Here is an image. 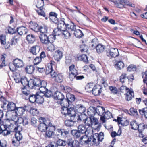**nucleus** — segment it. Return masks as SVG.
<instances>
[{
	"mask_svg": "<svg viewBox=\"0 0 147 147\" xmlns=\"http://www.w3.org/2000/svg\"><path fill=\"white\" fill-rule=\"evenodd\" d=\"M84 114L80 115L78 118V121H84V124L85 126L87 128V129L90 130L92 129V126L93 125H97L98 124V119L94 117H89L83 119V117H85Z\"/></svg>",
	"mask_w": 147,
	"mask_h": 147,
	"instance_id": "f257e3e1",
	"label": "nucleus"
},
{
	"mask_svg": "<svg viewBox=\"0 0 147 147\" xmlns=\"http://www.w3.org/2000/svg\"><path fill=\"white\" fill-rule=\"evenodd\" d=\"M61 106H63L61 110V113L65 116H68L74 118L76 116V113L74 110L73 109V107H71L70 108H68L65 106L66 104L64 103V102L60 103Z\"/></svg>",
	"mask_w": 147,
	"mask_h": 147,
	"instance_id": "f03ea898",
	"label": "nucleus"
},
{
	"mask_svg": "<svg viewBox=\"0 0 147 147\" xmlns=\"http://www.w3.org/2000/svg\"><path fill=\"white\" fill-rule=\"evenodd\" d=\"M42 81L39 78H34L29 80L30 88L31 89H38L42 84Z\"/></svg>",
	"mask_w": 147,
	"mask_h": 147,
	"instance_id": "7ed1b4c3",
	"label": "nucleus"
},
{
	"mask_svg": "<svg viewBox=\"0 0 147 147\" xmlns=\"http://www.w3.org/2000/svg\"><path fill=\"white\" fill-rule=\"evenodd\" d=\"M22 93L24 96H26L25 99L26 100L29 99L30 102L31 103L36 102V94L35 95H30V91L27 90L26 89H23Z\"/></svg>",
	"mask_w": 147,
	"mask_h": 147,
	"instance_id": "20e7f679",
	"label": "nucleus"
},
{
	"mask_svg": "<svg viewBox=\"0 0 147 147\" xmlns=\"http://www.w3.org/2000/svg\"><path fill=\"white\" fill-rule=\"evenodd\" d=\"M103 133L100 132L99 134L96 133L93 134L92 136V144L98 145L99 141H102L104 139Z\"/></svg>",
	"mask_w": 147,
	"mask_h": 147,
	"instance_id": "39448f33",
	"label": "nucleus"
},
{
	"mask_svg": "<svg viewBox=\"0 0 147 147\" xmlns=\"http://www.w3.org/2000/svg\"><path fill=\"white\" fill-rule=\"evenodd\" d=\"M14 65V68L12 69L10 67V70L12 71H14L16 70V68H20L24 66L23 61L18 58L15 59L13 60L12 63Z\"/></svg>",
	"mask_w": 147,
	"mask_h": 147,
	"instance_id": "423d86ee",
	"label": "nucleus"
},
{
	"mask_svg": "<svg viewBox=\"0 0 147 147\" xmlns=\"http://www.w3.org/2000/svg\"><path fill=\"white\" fill-rule=\"evenodd\" d=\"M55 130V127L53 126L51 123L50 125H49V126H48V129L47 130V131L46 133L45 136L47 137V138H50L54 137L55 135L54 131Z\"/></svg>",
	"mask_w": 147,
	"mask_h": 147,
	"instance_id": "0eeeda50",
	"label": "nucleus"
},
{
	"mask_svg": "<svg viewBox=\"0 0 147 147\" xmlns=\"http://www.w3.org/2000/svg\"><path fill=\"white\" fill-rule=\"evenodd\" d=\"M69 77L70 80L72 81L75 78H76V76L77 74V71L75 68V65H72L69 67Z\"/></svg>",
	"mask_w": 147,
	"mask_h": 147,
	"instance_id": "6e6552de",
	"label": "nucleus"
},
{
	"mask_svg": "<svg viewBox=\"0 0 147 147\" xmlns=\"http://www.w3.org/2000/svg\"><path fill=\"white\" fill-rule=\"evenodd\" d=\"M51 123L49 121H44L43 123H40L38 127L39 130L41 132H45L47 130L48 127Z\"/></svg>",
	"mask_w": 147,
	"mask_h": 147,
	"instance_id": "1a4fd4ad",
	"label": "nucleus"
},
{
	"mask_svg": "<svg viewBox=\"0 0 147 147\" xmlns=\"http://www.w3.org/2000/svg\"><path fill=\"white\" fill-rule=\"evenodd\" d=\"M107 56L110 58L115 57L119 55L118 50L117 49L111 48L107 53Z\"/></svg>",
	"mask_w": 147,
	"mask_h": 147,
	"instance_id": "9d476101",
	"label": "nucleus"
},
{
	"mask_svg": "<svg viewBox=\"0 0 147 147\" xmlns=\"http://www.w3.org/2000/svg\"><path fill=\"white\" fill-rule=\"evenodd\" d=\"M73 110H76V112L80 113H82L84 112L86 109L84 105L82 104H78L73 108Z\"/></svg>",
	"mask_w": 147,
	"mask_h": 147,
	"instance_id": "9b49d317",
	"label": "nucleus"
},
{
	"mask_svg": "<svg viewBox=\"0 0 147 147\" xmlns=\"http://www.w3.org/2000/svg\"><path fill=\"white\" fill-rule=\"evenodd\" d=\"M53 62H54L53 61H51V63L47 67L45 72L46 75L50 74L51 77L52 76V75L55 72L53 68Z\"/></svg>",
	"mask_w": 147,
	"mask_h": 147,
	"instance_id": "f8f14e48",
	"label": "nucleus"
},
{
	"mask_svg": "<svg viewBox=\"0 0 147 147\" xmlns=\"http://www.w3.org/2000/svg\"><path fill=\"white\" fill-rule=\"evenodd\" d=\"M66 100H65L64 103L66 104V106H69L73 102L75 99L74 95L71 94L70 93H68L66 94Z\"/></svg>",
	"mask_w": 147,
	"mask_h": 147,
	"instance_id": "ddd939ff",
	"label": "nucleus"
},
{
	"mask_svg": "<svg viewBox=\"0 0 147 147\" xmlns=\"http://www.w3.org/2000/svg\"><path fill=\"white\" fill-rule=\"evenodd\" d=\"M51 77L53 78H54L55 80L57 82H61L63 80V76L61 74H57L56 72L53 74H52Z\"/></svg>",
	"mask_w": 147,
	"mask_h": 147,
	"instance_id": "4468645a",
	"label": "nucleus"
},
{
	"mask_svg": "<svg viewBox=\"0 0 147 147\" xmlns=\"http://www.w3.org/2000/svg\"><path fill=\"white\" fill-rule=\"evenodd\" d=\"M5 121L4 122L3 125L5 126V128H3L2 129L3 132H2L4 135H7L9 134V125L7 124V123L9 122V119H7L6 120H5Z\"/></svg>",
	"mask_w": 147,
	"mask_h": 147,
	"instance_id": "2eb2a0df",
	"label": "nucleus"
},
{
	"mask_svg": "<svg viewBox=\"0 0 147 147\" xmlns=\"http://www.w3.org/2000/svg\"><path fill=\"white\" fill-rule=\"evenodd\" d=\"M111 113L108 111H105L103 115L100 117V120L103 123H104L106 121V120H107L112 117Z\"/></svg>",
	"mask_w": 147,
	"mask_h": 147,
	"instance_id": "dca6fc26",
	"label": "nucleus"
},
{
	"mask_svg": "<svg viewBox=\"0 0 147 147\" xmlns=\"http://www.w3.org/2000/svg\"><path fill=\"white\" fill-rule=\"evenodd\" d=\"M12 116L11 117V120H10V127H11L12 125H16V123H17V120L18 117L17 116V115L16 113L15 112L14 113H11L13 114Z\"/></svg>",
	"mask_w": 147,
	"mask_h": 147,
	"instance_id": "f3484780",
	"label": "nucleus"
},
{
	"mask_svg": "<svg viewBox=\"0 0 147 147\" xmlns=\"http://www.w3.org/2000/svg\"><path fill=\"white\" fill-rule=\"evenodd\" d=\"M76 26L72 22L67 24L66 30H68L71 33H73L74 31L76 30Z\"/></svg>",
	"mask_w": 147,
	"mask_h": 147,
	"instance_id": "a211bd4d",
	"label": "nucleus"
},
{
	"mask_svg": "<svg viewBox=\"0 0 147 147\" xmlns=\"http://www.w3.org/2000/svg\"><path fill=\"white\" fill-rule=\"evenodd\" d=\"M20 82L24 86V88H22V92L23 89H25V87H29L30 88L29 80L28 81L26 77H24L21 78Z\"/></svg>",
	"mask_w": 147,
	"mask_h": 147,
	"instance_id": "6ab92c4d",
	"label": "nucleus"
},
{
	"mask_svg": "<svg viewBox=\"0 0 147 147\" xmlns=\"http://www.w3.org/2000/svg\"><path fill=\"white\" fill-rule=\"evenodd\" d=\"M28 31L27 28L24 26H22L17 28V32L20 35L26 34Z\"/></svg>",
	"mask_w": 147,
	"mask_h": 147,
	"instance_id": "aec40b11",
	"label": "nucleus"
},
{
	"mask_svg": "<svg viewBox=\"0 0 147 147\" xmlns=\"http://www.w3.org/2000/svg\"><path fill=\"white\" fill-rule=\"evenodd\" d=\"M54 97L55 99L60 100L61 102H62L65 98L64 95L59 92H55L54 94Z\"/></svg>",
	"mask_w": 147,
	"mask_h": 147,
	"instance_id": "412c9836",
	"label": "nucleus"
},
{
	"mask_svg": "<svg viewBox=\"0 0 147 147\" xmlns=\"http://www.w3.org/2000/svg\"><path fill=\"white\" fill-rule=\"evenodd\" d=\"M63 56L62 52L59 50H57L55 52L53 55L54 59L56 61H58L61 59Z\"/></svg>",
	"mask_w": 147,
	"mask_h": 147,
	"instance_id": "4be33fe9",
	"label": "nucleus"
},
{
	"mask_svg": "<svg viewBox=\"0 0 147 147\" xmlns=\"http://www.w3.org/2000/svg\"><path fill=\"white\" fill-rule=\"evenodd\" d=\"M101 88L98 85L94 86L92 91V94L95 96L99 95L101 93Z\"/></svg>",
	"mask_w": 147,
	"mask_h": 147,
	"instance_id": "5701e85b",
	"label": "nucleus"
},
{
	"mask_svg": "<svg viewBox=\"0 0 147 147\" xmlns=\"http://www.w3.org/2000/svg\"><path fill=\"white\" fill-rule=\"evenodd\" d=\"M92 136L90 138H88L86 136L83 135L80 137V142H84V143L88 144L89 142L91 141H92Z\"/></svg>",
	"mask_w": 147,
	"mask_h": 147,
	"instance_id": "b1692460",
	"label": "nucleus"
},
{
	"mask_svg": "<svg viewBox=\"0 0 147 147\" xmlns=\"http://www.w3.org/2000/svg\"><path fill=\"white\" fill-rule=\"evenodd\" d=\"M125 95L126 96V99L127 101L130 100L134 96V93L132 89H130L129 91L126 92Z\"/></svg>",
	"mask_w": 147,
	"mask_h": 147,
	"instance_id": "393cba45",
	"label": "nucleus"
},
{
	"mask_svg": "<svg viewBox=\"0 0 147 147\" xmlns=\"http://www.w3.org/2000/svg\"><path fill=\"white\" fill-rule=\"evenodd\" d=\"M78 131L80 132L82 134H84V133L86 134L87 132L88 133L89 132L88 131L89 130L87 129V128L83 125H79L78 127Z\"/></svg>",
	"mask_w": 147,
	"mask_h": 147,
	"instance_id": "a878e982",
	"label": "nucleus"
},
{
	"mask_svg": "<svg viewBox=\"0 0 147 147\" xmlns=\"http://www.w3.org/2000/svg\"><path fill=\"white\" fill-rule=\"evenodd\" d=\"M39 38L40 41L42 43L47 44L48 43V36L45 34H40L39 36Z\"/></svg>",
	"mask_w": 147,
	"mask_h": 147,
	"instance_id": "bb28decb",
	"label": "nucleus"
},
{
	"mask_svg": "<svg viewBox=\"0 0 147 147\" xmlns=\"http://www.w3.org/2000/svg\"><path fill=\"white\" fill-rule=\"evenodd\" d=\"M57 27L59 29L62 30H65L66 28L67 24H65L64 21L60 20L57 22Z\"/></svg>",
	"mask_w": 147,
	"mask_h": 147,
	"instance_id": "cd10ccee",
	"label": "nucleus"
},
{
	"mask_svg": "<svg viewBox=\"0 0 147 147\" xmlns=\"http://www.w3.org/2000/svg\"><path fill=\"white\" fill-rule=\"evenodd\" d=\"M35 69H36V66L35 65H28L25 68V70L26 72L30 74H32L34 72Z\"/></svg>",
	"mask_w": 147,
	"mask_h": 147,
	"instance_id": "c85d7f7f",
	"label": "nucleus"
},
{
	"mask_svg": "<svg viewBox=\"0 0 147 147\" xmlns=\"http://www.w3.org/2000/svg\"><path fill=\"white\" fill-rule=\"evenodd\" d=\"M12 71L13 72L12 76L15 82L16 83L20 82L21 78L19 73L16 72V71Z\"/></svg>",
	"mask_w": 147,
	"mask_h": 147,
	"instance_id": "c756f323",
	"label": "nucleus"
},
{
	"mask_svg": "<svg viewBox=\"0 0 147 147\" xmlns=\"http://www.w3.org/2000/svg\"><path fill=\"white\" fill-rule=\"evenodd\" d=\"M105 111V108L103 107L98 106L96 108V112L99 115L102 116L103 115Z\"/></svg>",
	"mask_w": 147,
	"mask_h": 147,
	"instance_id": "7c9ffc66",
	"label": "nucleus"
},
{
	"mask_svg": "<svg viewBox=\"0 0 147 147\" xmlns=\"http://www.w3.org/2000/svg\"><path fill=\"white\" fill-rule=\"evenodd\" d=\"M30 27L31 29L34 31L36 32H39V26L38 24L35 22H31L30 23Z\"/></svg>",
	"mask_w": 147,
	"mask_h": 147,
	"instance_id": "2f4dec72",
	"label": "nucleus"
},
{
	"mask_svg": "<svg viewBox=\"0 0 147 147\" xmlns=\"http://www.w3.org/2000/svg\"><path fill=\"white\" fill-rule=\"evenodd\" d=\"M47 84V82H46L44 80L42 81V84L38 89L41 93L43 94L47 90V89L46 88Z\"/></svg>",
	"mask_w": 147,
	"mask_h": 147,
	"instance_id": "473e14b6",
	"label": "nucleus"
},
{
	"mask_svg": "<svg viewBox=\"0 0 147 147\" xmlns=\"http://www.w3.org/2000/svg\"><path fill=\"white\" fill-rule=\"evenodd\" d=\"M96 112V108L92 107H90L87 111L88 114L90 116V117H94Z\"/></svg>",
	"mask_w": 147,
	"mask_h": 147,
	"instance_id": "72a5a7b5",
	"label": "nucleus"
},
{
	"mask_svg": "<svg viewBox=\"0 0 147 147\" xmlns=\"http://www.w3.org/2000/svg\"><path fill=\"white\" fill-rule=\"evenodd\" d=\"M105 47L104 45L99 44L96 46V49L97 52L98 53L103 52L105 50Z\"/></svg>",
	"mask_w": 147,
	"mask_h": 147,
	"instance_id": "f704fd0d",
	"label": "nucleus"
},
{
	"mask_svg": "<svg viewBox=\"0 0 147 147\" xmlns=\"http://www.w3.org/2000/svg\"><path fill=\"white\" fill-rule=\"evenodd\" d=\"M117 121L119 124H121L123 126H126L129 124V121L125 119H122L120 117H118L117 119Z\"/></svg>",
	"mask_w": 147,
	"mask_h": 147,
	"instance_id": "c9c22d12",
	"label": "nucleus"
},
{
	"mask_svg": "<svg viewBox=\"0 0 147 147\" xmlns=\"http://www.w3.org/2000/svg\"><path fill=\"white\" fill-rule=\"evenodd\" d=\"M73 33L74 34L76 37L78 38H81L84 36L82 31L80 29L76 28V30L74 31Z\"/></svg>",
	"mask_w": 147,
	"mask_h": 147,
	"instance_id": "e433bc0d",
	"label": "nucleus"
},
{
	"mask_svg": "<svg viewBox=\"0 0 147 147\" xmlns=\"http://www.w3.org/2000/svg\"><path fill=\"white\" fill-rule=\"evenodd\" d=\"M71 134L74 137L76 138H79L81 137L82 135H83L78 130H73L71 131Z\"/></svg>",
	"mask_w": 147,
	"mask_h": 147,
	"instance_id": "4c0bfd02",
	"label": "nucleus"
},
{
	"mask_svg": "<svg viewBox=\"0 0 147 147\" xmlns=\"http://www.w3.org/2000/svg\"><path fill=\"white\" fill-rule=\"evenodd\" d=\"M40 47L37 46L32 47L30 49V52L33 55H36L39 52Z\"/></svg>",
	"mask_w": 147,
	"mask_h": 147,
	"instance_id": "58836bf2",
	"label": "nucleus"
},
{
	"mask_svg": "<svg viewBox=\"0 0 147 147\" xmlns=\"http://www.w3.org/2000/svg\"><path fill=\"white\" fill-rule=\"evenodd\" d=\"M25 109L22 107L17 108L14 112L16 113L18 115L20 116L22 115L25 112Z\"/></svg>",
	"mask_w": 147,
	"mask_h": 147,
	"instance_id": "ea45409f",
	"label": "nucleus"
},
{
	"mask_svg": "<svg viewBox=\"0 0 147 147\" xmlns=\"http://www.w3.org/2000/svg\"><path fill=\"white\" fill-rule=\"evenodd\" d=\"M43 95L39 94L38 93L36 94V102L38 104H42L44 101Z\"/></svg>",
	"mask_w": 147,
	"mask_h": 147,
	"instance_id": "a19ab883",
	"label": "nucleus"
},
{
	"mask_svg": "<svg viewBox=\"0 0 147 147\" xmlns=\"http://www.w3.org/2000/svg\"><path fill=\"white\" fill-rule=\"evenodd\" d=\"M48 28L47 26L45 25H43V26H40L39 27V32H40L42 34H45L47 32Z\"/></svg>",
	"mask_w": 147,
	"mask_h": 147,
	"instance_id": "79ce46f5",
	"label": "nucleus"
},
{
	"mask_svg": "<svg viewBox=\"0 0 147 147\" xmlns=\"http://www.w3.org/2000/svg\"><path fill=\"white\" fill-rule=\"evenodd\" d=\"M26 38L30 43H33L35 40V36L32 34L27 35Z\"/></svg>",
	"mask_w": 147,
	"mask_h": 147,
	"instance_id": "37998d69",
	"label": "nucleus"
},
{
	"mask_svg": "<svg viewBox=\"0 0 147 147\" xmlns=\"http://www.w3.org/2000/svg\"><path fill=\"white\" fill-rule=\"evenodd\" d=\"M93 85V83H90L87 84L85 87V89L88 92H90L92 91Z\"/></svg>",
	"mask_w": 147,
	"mask_h": 147,
	"instance_id": "c03bdc74",
	"label": "nucleus"
},
{
	"mask_svg": "<svg viewBox=\"0 0 147 147\" xmlns=\"http://www.w3.org/2000/svg\"><path fill=\"white\" fill-rule=\"evenodd\" d=\"M79 60L83 61L84 62L87 63L88 62V57L85 54H82L78 57Z\"/></svg>",
	"mask_w": 147,
	"mask_h": 147,
	"instance_id": "a18cd8bd",
	"label": "nucleus"
},
{
	"mask_svg": "<svg viewBox=\"0 0 147 147\" xmlns=\"http://www.w3.org/2000/svg\"><path fill=\"white\" fill-rule=\"evenodd\" d=\"M120 80L121 82L123 83L126 81L129 80V79L127 76V74H123L120 76Z\"/></svg>",
	"mask_w": 147,
	"mask_h": 147,
	"instance_id": "49530a36",
	"label": "nucleus"
},
{
	"mask_svg": "<svg viewBox=\"0 0 147 147\" xmlns=\"http://www.w3.org/2000/svg\"><path fill=\"white\" fill-rule=\"evenodd\" d=\"M57 143L58 146H64L67 144L66 142L63 140L59 139L57 141Z\"/></svg>",
	"mask_w": 147,
	"mask_h": 147,
	"instance_id": "de8ad7c7",
	"label": "nucleus"
},
{
	"mask_svg": "<svg viewBox=\"0 0 147 147\" xmlns=\"http://www.w3.org/2000/svg\"><path fill=\"white\" fill-rule=\"evenodd\" d=\"M47 44L46 49L47 51H53L55 50L54 45L51 43H48Z\"/></svg>",
	"mask_w": 147,
	"mask_h": 147,
	"instance_id": "09e8293b",
	"label": "nucleus"
},
{
	"mask_svg": "<svg viewBox=\"0 0 147 147\" xmlns=\"http://www.w3.org/2000/svg\"><path fill=\"white\" fill-rule=\"evenodd\" d=\"M130 125L132 129L135 130L138 129V124L136 121L134 120L131 122Z\"/></svg>",
	"mask_w": 147,
	"mask_h": 147,
	"instance_id": "8fccbe9b",
	"label": "nucleus"
},
{
	"mask_svg": "<svg viewBox=\"0 0 147 147\" xmlns=\"http://www.w3.org/2000/svg\"><path fill=\"white\" fill-rule=\"evenodd\" d=\"M16 123V125H12L11 127L14 128V130L16 132H20L22 130V128L20 125H19L18 124L17 125Z\"/></svg>",
	"mask_w": 147,
	"mask_h": 147,
	"instance_id": "3c124183",
	"label": "nucleus"
},
{
	"mask_svg": "<svg viewBox=\"0 0 147 147\" xmlns=\"http://www.w3.org/2000/svg\"><path fill=\"white\" fill-rule=\"evenodd\" d=\"M62 34L66 38H69L70 36L71 33L68 30L66 29L64 30H62Z\"/></svg>",
	"mask_w": 147,
	"mask_h": 147,
	"instance_id": "603ef678",
	"label": "nucleus"
},
{
	"mask_svg": "<svg viewBox=\"0 0 147 147\" xmlns=\"http://www.w3.org/2000/svg\"><path fill=\"white\" fill-rule=\"evenodd\" d=\"M37 3L36 5V6L38 8H43V6L44 5V1L43 0H37Z\"/></svg>",
	"mask_w": 147,
	"mask_h": 147,
	"instance_id": "864d4df0",
	"label": "nucleus"
},
{
	"mask_svg": "<svg viewBox=\"0 0 147 147\" xmlns=\"http://www.w3.org/2000/svg\"><path fill=\"white\" fill-rule=\"evenodd\" d=\"M16 109L15 104L12 102H10V111L12 113H14Z\"/></svg>",
	"mask_w": 147,
	"mask_h": 147,
	"instance_id": "5fc2aeb1",
	"label": "nucleus"
},
{
	"mask_svg": "<svg viewBox=\"0 0 147 147\" xmlns=\"http://www.w3.org/2000/svg\"><path fill=\"white\" fill-rule=\"evenodd\" d=\"M136 67L132 64L129 65L127 69V71L129 72L134 71H136Z\"/></svg>",
	"mask_w": 147,
	"mask_h": 147,
	"instance_id": "6e6d98bb",
	"label": "nucleus"
},
{
	"mask_svg": "<svg viewBox=\"0 0 147 147\" xmlns=\"http://www.w3.org/2000/svg\"><path fill=\"white\" fill-rule=\"evenodd\" d=\"M53 32L55 36H58L61 34L62 31L57 27L54 30Z\"/></svg>",
	"mask_w": 147,
	"mask_h": 147,
	"instance_id": "4d7b16f0",
	"label": "nucleus"
},
{
	"mask_svg": "<svg viewBox=\"0 0 147 147\" xmlns=\"http://www.w3.org/2000/svg\"><path fill=\"white\" fill-rule=\"evenodd\" d=\"M54 34L48 36V43L53 42L56 38Z\"/></svg>",
	"mask_w": 147,
	"mask_h": 147,
	"instance_id": "13d9d810",
	"label": "nucleus"
},
{
	"mask_svg": "<svg viewBox=\"0 0 147 147\" xmlns=\"http://www.w3.org/2000/svg\"><path fill=\"white\" fill-rule=\"evenodd\" d=\"M43 8H38L36 10V12L39 15L43 17L46 16V14L45 12L43 11Z\"/></svg>",
	"mask_w": 147,
	"mask_h": 147,
	"instance_id": "bf43d9fd",
	"label": "nucleus"
},
{
	"mask_svg": "<svg viewBox=\"0 0 147 147\" xmlns=\"http://www.w3.org/2000/svg\"><path fill=\"white\" fill-rule=\"evenodd\" d=\"M116 66H117L119 69H121L124 67V63L121 61H118L117 62Z\"/></svg>",
	"mask_w": 147,
	"mask_h": 147,
	"instance_id": "052dcab7",
	"label": "nucleus"
},
{
	"mask_svg": "<svg viewBox=\"0 0 147 147\" xmlns=\"http://www.w3.org/2000/svg\"><path fill=\"white\" fill-rule=\"evenodd\" d=\"M16 27L10 25V34H13L17 32V28L16 29Z\"/></svg>",
	"mask_w": 147,
	"mask_h": 147,
	"instance_id": "680f3d73",
	"label": "nucleus"
},
{
	"mask_svg": "<svg viewBox=\"0 0 147 147\" xmlns=\"http://www.w3.org/2000/svg\"><path fill=\"white\" fill-rule=\"evenodd\" d=\"M15 138L16 140L20 141L22 139V136L20 132H16Z\"/></svg>",
	"mask_w": 147,
	"mask_h": 147,
	"instance_id": "e2e57ef3",
	"label": "nucleus"
},
{
	"mask_svg": "<svg viewBox=\"0 0 147 147\" xmlns=\"http://www.w3.org/2000/svg\"><path fill=\"white\" fill-rule=\"evenodd\" d=\"M65 123L66 126L71 127L74 125V122L72 120H67L65 121Z\"/></svg>",
	"mask_w": 147,
	"mask_h": 147,
	"instance_id": "0e129e2a",
	"label": "nucleus"
},
{
	"mask_svg": "<svg viewBox=\"0 0 147 147\" xmlns=\"http://www.w3.org/2000/svg\"><path fill=\"white\" fill-rule=\"evenodd\" d=\"M80 49L81 52H86L88 50V47L86 45H82L80 46Z\"/></svg>",
	"mask_w": 147,
	"mask_h": 147,
	"instance_id": "69168bd1",
	"label": "nucleus"
},
{
	"mask_svg": "<svg viewBox=\"0 0 147 147\" xmlns=\"http://www.w3.org/2000/svg\"><path fill=\"white\" fill-rule=\"evenodd\" d=\"M120 90L121 92H124L126 93L129 91L130 89H129L128 88L124 86H121L120 88Z\"/></svg>",
	"mask_w": 147,
	"mask_h": 147,
	"instance_id": "338daca9",
	"label": "nucleus"
},
{
	"mask_svg": "<svg viewBox=\"0 0 147 147\" xmlns=\"http://www.w3.org/2000/svg\"><path fill=\"white\" fill-rule=\"evenodd\" d=\"M142 77L143 78V82L147 85V70L144 73H142Z\"/></svg>",
	"mask_w": 147,
	"mask_h": 147,
	"instance_id": "774afa93",
	"label": "nucleus"
}]
</instances>
